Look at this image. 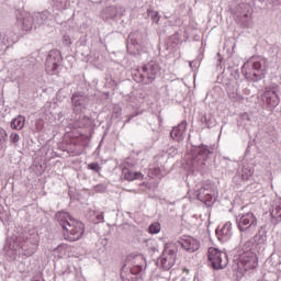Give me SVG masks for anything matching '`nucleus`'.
<instances>
[{
  "mask_svg": "<svg viewBox=\"0 0 281 281\" xmlns=\"http://www.w3.org/2000/svg\"><path fill=\"white\" fill-rule=\"evenodd\" d=\"M151 21L154 22V23H159V12H157V11H154V12H151Z\"/></svg>",
  "mask_w": 281,
  "mask_h": 281,
  "instance_id": "24",
  "label": "nucleus"
},
{
  "mask_svg": "<svg viewBox=\"0 0 281 281\" xmlns=\"http://www.w3.org/2000/svg\"><path fill=\"white\" fill-rule=\"evenodd\" d=\"M27 27H32V24H30Z\"/></svg>",
  "mask_w": 281,
  "mask_h": 281,
  "instance_id": "26",
  "label": "nucleus"
},
{
  "mask_svg": "<svg viewBox=\"0 0 281 281\" xmlns=\"http://www.w3.org/2000/svg\"><path fill=\"white\" fill-rule=\"evenodd\" d=\"M122 175L126 181H139L144 179V175L140 171H135L133 166L124 167Z\"/></svg>",
  "mask_w": 281,
  "mask_h": 281,
  "instance_id": "9",
  "label": "nucleus"
},
{
  "mask_svg": "<svg viewBox=\"0 0 281 281\" xmlns=\"http://www.w3.org/2000/svg\"><path fill=\"white\" fill-rule=\"evenodd\" d=\"M149 234H159L161 232V224L159 222H155L148 227Z\"/></svg>",
  "mask_w": 281,
  "mask_h": 281,
  "instance_id": "18",
  "label": "nucleus"
},
{
  "mask_svg": "<svg viewBox=\"0 0 281 281\" xmlns=\"http://www.w3.org/2000/svg\"><path fill=\"white\" fill-rule=\"evenodd\" d=\"M88 169L93 170L94 172H100L101 170L100 165H98V162L89 164Z\"/></svg>",
  "mask_w": 281,
  "mask_h": 281,
  "instance_id": "22",
  "label": "nucleus"
},
{
  "mask_svg": "<svg viewBox=\"0 0 281 281\" xmlns=\"http://www.w3.org/2000/svg\"><path fill=\"white\" fill-rule=\"evenodd\" d=\"M257 225H258V218L251 212L243 214L238 221L239 232H247L249 227H256Z\"/></svg>",
  "mask_w": 281,
  "mask_h": 281,
  "instance_id": "4",
  "label": "nucleus"
},
{
  "mask_svg": "<svg viewBox=\"0 0 281 281\" xmlns=\"http://www.w3.org/2000/svg\"><path fill=\"white\" fill-rule=\"evenodd\" d=\"M176 262H177V250L167 248L160 260V265L162 269H166V271H170V269L175 267Z\"/></svg>",
  "mask_w": 281,
  "mask_h": 281,
  "instance_id": "5",
  "label": "nucleus"
},
{
  "mask_svg": "<svg viewBox=\"0 0 281 281\" xmlns=\"http://www.w3.org/2000/svg\"><path fill=\"white\" fill-rule=\"evenodd\" d=\"M241 74L250 82H257V80H262L267 74V58L256 57L246 61L241 68Z\"/></svg>",
  "mask_w": 281,
  "mask_h": 281,
  "instance_id": "2",
  "label": "nucleus"
},
{
  "mask_svg": "<svg viewBox=\"0 0 281 281\" xmlns=\"http://www.w3.org/2000/svg\"><path fill=\"white\" fill-rule=\"evenodd\" d=\"M8 139V132L0 127V148H3L5 140Z\"/></svg>",
  "mask_w": 281,
  "mask_h": 281,
  "instance_id": "19",
  "label": "nucleus"
},
{
  "mask_svg": "<svg viewBox=\"0 0 281 281\" xmlns=\"http://www.w3.org/2000/svg\"><path fill=\"white\" fill-rule=\"evenodd\" d=\"M198 199L199 201H202V203H212V200L214 199V189L212 188V184H205L201 188L198 193Z\"/></svg>",
  "mask_w": 281,
  "mask_h": 281,
  "instance_id": "8",
  "label": "nucleus"
},
{
  "mask_svg": "<svg viewBox=\"0 0 281 281\" xmlns=\"http://www.w3.org/2000/svg\"><path fill=\"white\" fill-rule=\"evenodd\" d=\"M20 139H21V136H19V134H16V133L10 134V142L12 144H19Z\"/></svg>",
  "mask_w": 281,
  "mask_h": 281,
  "instance_id": "21",
  "label": "nucleus"
},
{
  "mask_svg": "<svg viewBox=\"0 0 281 281\" xmlns=\"http://www.w3.org/2000/svg\"><path fill=\"white\" fill-rule=\"evenodd\" d=\"M207 259L213 269H225V267H227V254L218 248L210 247L207 251Z\"/></svg>",
  "mask_w": 281,
  "mask_h": 281,
  "instance_id": "3",
  "label": "nucleus"
},
{
  "mask_svg": "<svg viewBox=\"0 0 281 281\" xmlns=\"http://www.w3.org/2000/svg\"><path fill=\"white\" fill-rule=\"evenodd\" d=\"M263 102L268 104V106L276 108L280 104V97L276 91H266L262 97Z\"/></svg>",
  "mask_w": 281,
  "mask_h": 281,
  "instance_id": "14",
  "label": "nucleus"
},
{
  "mask_svg": "<svg viewBox=\"0 0 281 281\" xmlns=\"http://www.w3.org/2000/svg\"><path fill=\"white\" fill-rule=\"evenodd\" d=\"M63 60L58 50H52L46 59V71L50 75L58 69V64Z\"/></svg>",
  "mask_w": 281,
  "mask_h": 281,
  "instance_id": "6",
  "label": "nucleus"
},
{
  "mask_svg": "<svg viewBox=\"0 0 281 281\" xmlns=\"http://www.w3.org/2000/svg\"><path fill=\"white\" fill-rule=\"evenodd\" d=\"M270 214L272 218H281V206L277 205L276 207H273Z\"/></svg>",
  "mask_w": 281,
  "mask_h": 281,
  "instance_id": "20",
  "label": "nucleus"
},
{
  "mask_svg": "<svg viewBox=\"0 0 281 281\" xmlns=\"http://www.w3.org/2000/svg\"><path fill=\"white\" fill-rule=\"evenodd\" d=\"M216 236L220 240L224 241L232 238V222H226L223 226L216 228Z\"/></svg>",
  "mask_w": 281,
  "mask_h": 281,
  "instance_id": "11",
  "label": "nucleus"
},
{
  "mask_svg": "<svg viewBox=\"0 0 281 281\" xmlns=\"http://www.w3.org/2000/svg\"><path fill=\"white\" fill-rule=\"evenodd\" d=\"M142 69H143V77H144L142 79V82H144L145 85L153 82V80L157 78V66L153 64H148L143 66Z\"/></svg>",
  "mask_w": 281,
  "mask_h": 281,
  "instance_id": "7",
  "label": "nucleus"
},
{
  "mask_svg": "<svg viewBox=\"0 0 281 281\" xmlns=\"http://www.w3.org/2000/svg\"><path fill=\"white\" fill-rule=\"evenodd\" d=\"M64 41H69V36L65 35Z\"/></svg>",
  "mask_w": 281,
  "mask_h": 281,
  "instance_id": "25",
  "label": "nucleus"
},
{
  "mask_svg": "<svg viewBox=\"0 0 281 281\" xmlns=\"http://www.w3.org/2000/svg\"><path fill=\"white\" fill-rule=\"evenodd\" d=\"M55 220L63 229L65 240L76 243V240H80L85 236V224L74 218L69 213L59 211L56 213Z\"/></svg>",
  "mask_w": 281,
  "mask_h": 281,
  "instance_id": "1",
  "label": "nucleus"
},
{
  "mask_svg": "<svg viewBox=\"0 0 281 281\" xmlns=\"http://www.w3.org/2000/svg\"><path fill=\"white\" fill-rule=\"evenodd\" d=\"M241 262L245 269H256L258 267V256L255 252H245L241 256Z\"/></svg>",
  "mask_w": 281,
  "mask_h": 281,
  "instance_id": "12",
  "label": "nucleus"
},
{
  "mask_svg": "<svg viewBox=\"0 0 281 281\" xmlns=\"http://www.w3.org/2000/svg\"><path fill=\"white\" fill-rule=\"evenodd\" d=\"M229 100L233 102H243V95L238 94V89H228L227 91Z\"/></svg>",
  "mask_w": 281,
  "mask_h": 281,
  "instance_id": "16",
  "label": "nucleus"
},
{
  "mask_svg": "<svg viewBox=\"0 0 281 281\" xmlns=\"http://www.w3.org/2000/svg\"><path fill=\"white\" fill-rule=\"evenodd\" d=\"M34 252H31L29 256H32Z\"/></svg>",
  "mask_w": 281,
  "mask_h": 281,
  "instance_id": "27",
  "label": "nucleus"
},
{
  "mask_svg": "<svg viewBox=\"0 0 281 281\" xmlns=\"http://www.w3.org/2000/svg\"><path fill=\"white\" fill-rule=\"evenodd\" d=\"M23 126H25V116L23 115H19L11 121V128H13V131H21Z\"/></svg>",
  "mask_w": 281,
  "mask_h": 281,
  "instance_id": "15",
  "label": "nucleus"
},
{
  "mask_svg": "<svg viewBox=\"0 0 281 281\" xmlns=\"http://www.w3.org/2000/svg\"><path fill=\"white\" fill-rule=\"evenodd\" d=\"M180 244L181 247L186 249V251H190L191 254H193V251H199V248L201 247L199 240L190 236L182 238Z\"/></svg>",
  "mask_w": 281,
  "mask_h": 281,
  "instance_id": "10",
  "label": "nucleus"
},
{
  "mask_svg": "<svg viewBox=\"0 0 281 281\" xmlns=\"http://www.w3.org/2000/svg\"><path fill=\"white\" fill-rule=\"evenodd\" d=\"M131 273H133V276H137L138 273H142V266H135L131 269Z\"/></svg>",
  "mask_w": 281,
  "mask_h": 281,
  "instance_id": "23",
  "label": "nucleus"
},
{
  "mask_svg": "<svg viewBox=\"0 0 281 281\" xmlns=\"http://www.w3.org/2000/svg\"><path fill=\"white\" fill-rule=\"evenodd\" d=\"M188 130V121H182L180 124H178L176 127L171 130V137L175 139V142H181L183 139V135L186 134V131Z\"/></svg>",
  "mask_w": 281,
  "mask_h": 281,
  "instance_id": "13",
  "label": "nucleus"
},
{
  "mask_svg": "<svg viewBox=\"0 0 281 281\" xmlns=\"http://www.w3.org/2000/svg\"><path fill=\"white\" fill-rule=\"evenodd\" d=\"M198 156L201 157L203 161H207V157H210V149L205 146L200 147Z\"/></svg>",
  "mask_w": 281,
  "mask_h": 281,
  "instance_id": "17",
  "label": "nucleus"
}]
</instances>
